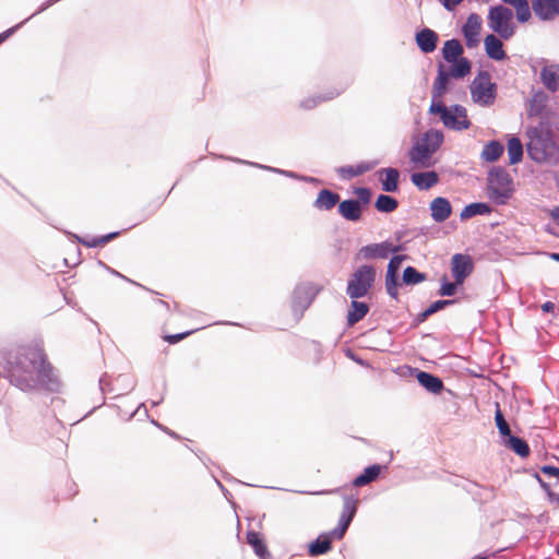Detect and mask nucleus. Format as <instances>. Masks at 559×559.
Segmentation results:
<instances>
[{
  "label": "nucleus",
  "instance_id": "1",
  "mask_svg": "<svg viewBox=\"0 0 559 559\" xmlns=\"http://www.w3.org/2000/svg\"><path fill=\"white\" fill-rule=\"evenodd\" d=\"M10 382L22 391L46 390L57 392L60 382L41 348H17L5 358Z\"/></svg>",
  "mask_w": 559,
  "mask_h": 559
},
{
  "label": "nucleus",
  "instance_id": "2",
  "mask_svg": "<svg viewBox=\"0 0 559 559\" xmlns=\"http://www.w3.org/2000/svg\"><path fill=\"white\" fill-rule=\"evenodd\" d=\"M526 144L530 157L539 164L555 165L559 162V144L547 126L540 123L527 130Z\"/></svg>",
  "mask_w": 559,
  "mask_h": 559
},
{
  "label": "nucleus",
  "instance_id": "3",
  "mask_svg": "<svg viewBox=\"0 0 559 559\" xmlns=\"http://www.w3.org/2000/svg\"><path fill=\"white\" fill-rule=\"evenodd\" d=\"M443 142V134L438 130L425 132L420 141L416 142L409 151V159L413 164L421 167L429 166L435 152Z\"/></svg>",
  "mask_w": 559,
  "mask_h": 559
},
{
  "label": "nucleus",
  "instance_id": "4",
  "mask_svg": "<svg viewBox=\"0 0 559 559\" xmlns=\"http://www.w3.org/2000/svg\"><path fill=\"white\" fill-rule=\"evenodd\" d=\"M429 111L430 114L440 115L441 121L449 129L461 131L468 129L471 126L466 108L461 105L447 107L442 102H432Z\"/></svg>",
  "mask_w": 559,
  "mask_h": 559
},
{
  "label": "nucleus",
  "instance_id": "5",
  "mask_svg": "<svg viewBox=\"0 0 559 559\" xmlns=\"http://www.w3.org/2000/svg\"><path fill=\"white\" fill-rule=\"evenodd\" d=\"M377 271L372 265H361L352 274L348 280L346 294L352 299L365 297L372 288Z\"/></svg>",
  "mask_w": 559,
  "mask_h": 559
},
{
  "label": "nucleus",
  "instance_id": "6",
  "mask_svg": "<svg viewBox=\"0 0 559 559\" xmlns=\"http://www.w3.org/2000/svg\"><path fill=\"white\" fill-rule=\"evenodd\" d=\"M488 26L501 38L510 39L515 33L512 10L501 4L490 8Z\"/></svg>",
  "mask_w": 559,
  "mask_h": 559
},
{
  "label": "nucleus",
  "instance_id": "7",
  "mask_svg": "<svg viewBox=\"0 0 559 559\" xmlns=\"http://www.w3.org/2000/svg\"><path fill=\"white\" fill-rule=\"evenodd\" d=\"M512 180L502 168H493L488 174V194L498 204H504L512 193Z\"/></svg>",
  "mask_w": 559,
  "mask_h": 559
},
{
  "label": "nucleus",
  "instance_id": "8",
  "mask_svg": "<svg viewBox=\"0 0 559 559\" xmlns=\"http://www.w3.org/2000/svg\"><path fill=\"white\" fill-rule=\"evenodd\" d=\"M497 86L491 82L490 74L486 71L479 72L471 84V95L475 104L487 107L495 103Z\"/></svg>",
  "mask_w": 559,
  "mask_h": 559
},
{
  "label": "nucleus",
  "instance_id": "9",
  "mask_svg": "<svg viewBox=\"0 0 559 559\" xmlns=\"http://www.w3.org/2000/svg\"><path fill=\"white\" fill-rule=\"evenodd\" d=\"M320 290V286L311 283L300 284L295 288L292 307L294 313L297 314L298 318L302 316L306 309H308Z\"/></svg>",
  "mask_w": 559,
  "mask_h": 559
},
{
  "label": "nucleus",
  "instance_id": "10",
  "mask_svg": "<svg viewBox=\"0 0 559 559\" xmlns=\"http://www.w3.org/2000/svg\"><path fill=\"white\" fill-rule=\"evenodd\" d=\"M474 269V262L467 254L455 253L451 258V273L456 284H463L471 275Z\"/></svg>",
  "mask_w": 559,
  "mask_h": 559
},
{
  "label": "nucleus",
  "instance_id": "11",
  "mask_svg": "<svg viewBox=\"0 0 559 559\" xmlns=\"http://www.w3.org/2000/svg\"><path fill=\"white\" fill-rule=\"evenodd\" d=\"M400 246H393L392 243L384 241L381 243H372L364 246L357 253V259H385L390 253L400 251Z\"/></svg>",
  "mask_w": 559,
  "mask_h": 559
},
{
  "label": "nucleus",
  "instance_id": "12",
  "mask_svg": "<svg viewBox=\"0 0 559 559\" xmlns=\"http://www.w3.org/2000/svg\"><path fill=\"white\" fill-rule=\"evenodd\" d=\"M481 25L483 20L478 14L472 13L468 15L462 28L466 46L468 48H474L478 46Z\"/></svg>",
  "mask_w": 559,
  "mask_h": 559
},
{
  "label": "nucleus",
  "instance_id": "13",
  "mask_svg": "<svg viewBox=\"0 0 559 559\" xmlns=\"http://www.w3.org/2000/svg\"><path fill=\"white\" fill-rule=\"evenodd\" d=\"M532 8L542 21H551L559 15V0H532Z\"/></svg>",
  "mask_w": 559,
  "mask_h": 559
},
{
  "label": "nucleus",
  "instance_id": "14",
  "mask_svg": "<svg viewBox=\"0 0 559 559\" xmlns=\"http://www.w3.org/2000/svg\"><path fill=\"white\" fill-rule=\"evenodd\" d=\"M405 260V255H394L388 265L385 287L390 296L396 298L397 296V271L401 267L402 262Z\"/></svg>",
  "mask_w": 559,
  "mask_h": 559
},
{
  "label": "nucleus",
  "instance_id": "15",
  "mask_svg": "<svg viewBox=\"0 0 559 559\" xmlns=\"http://www.w3.org/2000/svg\"><path fill=\"white\" fill-rule=\"evenodd\" d=\"M344 90H345L344 87L343 88H331L324 93H319V94L306 97L302 100H300L299 107L302 109H306V110L313 109L324 102L334 99L335 97L341 95L344 92Z\"/></svg>",
  "mask_w": 559,
  "mask_h": 559
},
{
  "label": "nucleus",
  "instance_id": "16",
  "mask_svg": "<svg viewBox=\"0 0 559 559\" xmlns=\"http://www.w3.org/2000/svg\"><path fill=\"white\" fill-rule=\"evenodd\" d=\"M429 210L431 212V218L436 223H443L447 221L451 213L452 206L448 199L438 197L430 202Z\"/></svg>",
  "mask_w": 559,
  "mask_h": 559
},
{
  "label": "nucleus",
  "instance_id": "17",
  "mask_svg": "<svg viewBox=\"0 0 559 559\" xmlns=\"http://www.w3.org/2000/svg\"><path fill=\"white\" fill-rule=\"evenodd\" d=\"M416 44L424 53L432 52L437 47L438 35L430 28H424L416 34Z\"/></svg>",
  "mask_w": 559,
  "mask_h": 559
},
{
  "label": "nucleus",
  "instance_id": "18",
  "mask_svg": "<svg viewBox=\"0 0 559 559\" xmlns=\"http://www.w3.org/2000/svg\"><path fill=\"white\" fill-rule=\"evenodd\" d=\"M378 174L383 191L395 192L399 189L400 171L396 168H382Z\"/></svg>",
  "mask_w": 559,
  "mask_h": 559
},
{
  "label": "nucleus",
  "instance_id": "19",
  "mask_svg": "<svg viewBox=\"0 0 559 559\" xmlns=\"http://www.w3.org/2000/svg\"><path fill=\"white\" fill-rule=\"evenodd\" d=\"M484 45L486 53L490 59L500 61L507 57L503 50L502 41L493 34L487 35L485 37Z\"/></svg>",
  "mask_w": 559,
  "mask_h": 559
},
{
  "label": "nucleus",
  "instance_id": "20",
  "mask_svg": "<svg viewBox=\"0 0 559 559\" xmlns=\"http://www.w3.org/2000/svg\"><path fill=\"white\" fill-rule=\"evenodd\" d=\"M450 79V74L440 66L432 86V102H441V98L449 90Z\"/></svg>",
  "mask_w": 559,
  "mask_h": 559
},
{
  "label": "nucleus",
  "instance_id": "21",
  "mask_svg": "<svg viewBox=\"0 0 559 559\" xmlns=\"http://www.w3.org/2000/svg\"><path fill=\"white\" fill-rule=\"evenodd\" d=\"M540 79L551 92H559V64H549L542 69Z\"/></svg>",
  "mask_w": 559,
  "mask_h": 559
},
{
  "label": "nucleus",
  "instance_id": "22",
  "mask_svg": "<svg viewBox=\"0 0 559 559\" xmlns=\"http://www.w3.org/2000/svg\"><path fill=\"white\" fill-rule=\"evenodd\" d=\"M416 379L430 393L438 394L443 390L442 380L429 372L417 371Z\"/></svg>",
  "mask_w": 559,
  "mask_h": 559
},
{
  "label": "nucleus",
  "instance_id": "23",
  "mask_svg": "<svg viewBox=\"0 0 559 559\" xmlns=\"http://www.w3.org/2000/svg\"><path fill=\"white\" fill-rule=\"evenodd\" d=\"M338 213L347 221L356 222L360 219L361 206L358 200H345L338 204Z\"/></svg>",
  "mask_w": 559,
  "mask_h": 559
},
{
  "label": "nucleus",
  "instance_id": "24",
  "mask_svg": "<svg viewBox=\"0 0 559 559\" xmlns=\"http://www.w3.org/2000/svg\"><path fill=\"white\" fill-rule=\"evenodd\" d=\"M411 180L419 190H428L438 182L439 177L436 171L414 173Z\"/></svg>",
  "mask_w": 559,
  "mask_h": 559
},
{
  "label": "nucleus",
  "instance_id": "25",
  "mask_svg": "<svg viewBox=\"0 0 559 559\" xmlns=\"http://www.w3.org/2000/svg\"><path fill=\"white\" fill-rule=\"evenodd\" d=\"M340 200V195L328 189H323L319 192L313 206L321 211H329L333 209Z\"/></svg>",
  "mask_w": 559,
  "mask_h": 559
},
{
  "label": "nucleus",
  "instance_id": "26",
  "mask_svg": "<svg viewBox=\"0 0 559 559\" xmlns=\"http://www.w3.org/2000/svg\"><path fill=\"white\" fill-rule=\"evenodd\" d=\"M548 102V96L544 92H536L528 102L527 114L530 117L542 115Z\"/></svg>",
  "mask_w": 559,
  "mask_h": 559
},
{
  "label": "nucleus",
  "instance_id": "27",
  "mask_svg": "<svg viewBox=\"0 0 559 559\" xmlns=\"http://www.w3.org/2000/svg\"><path fill=\"white\" fill-rule=\"evenodd\" d=\"M503 445L508 449H511L521 457H526L530 454V448L526 441L513 435H510L503 439Z\"/></svg>",
  "mask_w": 559,
  "mask_h": 559
},
{
  "label": "nucleus",
  "instance_id": "28",
  "mask_svg": "<svg viewBox=\"0 0 559 559\" xmlns=\"http://www.w3.org/2000/svg\"><path fill=\"white\" fill-rule=\"evenodd\" d=\"M369 311L367 304L353 299L350 308L347 313V322L349 325H354L360 321Z\"/></svg>",
  "mask_w": 559,
  "mask_h": 559
},
{
  "label": "nucleus",
  "instance_id": "29",
  "mask_svg": "<svg viewBox=\"0 0 559 559\" xmlns=\"http://www.w3.org/2000/svg\"><path fill=\"white\" fill-rule=\"evenodd\" d=\"M357 510V499L353 496H347L344 498L343 511L340 516V523L349 526L353 518L355 516Z\"/></svg>",
  "mask_w": 559,
  "mask_h": 559
},
{
  "label": "nucleus",
  "instance_id": "30",
  "mask_svg": "<svg viewBox=\"0 0 559 559\" xmlns=\"http://www.w3.org/2000/svg\"><path fill=\"white\" fill-rule=\"evenodd\" d=\"M382 466L373 464L364 469V473L357 476L353 480V485L356 487L365 486L373 481L381 473Z\"/></svg>",
  "mask_w": 559,
  "mask_h": 559
},
{
  "label": "nucleus",
  "instance_id": "31",
  "mask_svg": "<svg viewBox=\"0 0 559 559\" xmlns=\"http://www.w3.org/2000/svg\"><path fill=\"white\" fill-rule=\"evenodd\" d=\"M463 53V47L456 39L447 40L442 48V55L445 61L452 62L460 59Z\"/></svg>",
  "mask_w": 559,
  "mask_h": 559
},
{
  "label": "nucleus",
  "instance_id": "32",
  "mask_svg": "<svg viewBox=\"0 0 559 559\" xmlns=\"http://www.w3.org/2000/svg\"><path fill=\"white\" fill-rule=\"evenodd\" d=\"M331 535L321 534L309 545V555L312 557L326 554L331 549Z\"/></svg>",
  "mask_w": 559,
  "mask_h": 559
},
{
  "label": "nucleus",
  "instance_id": "33",
  "mask_svg": "<svg viewBox=\"0 0 559 559\" xmlns=\"http://www.w3.org/2000/svg\"><path fill=\"white\" fill-rule=\"evenodd\" d=\"M451 63L447 73L453 79H462L471 72V62L466 58H460Z\"/></svg>",
  "mask_w": 559,
  "mask_h": 559
},
{
  "label": "nucleus",
  "instance_id": "34",
  "mask_svg": "<svg viewBox=\"0 0 559 559\" xmlns=\"http://www.w3.org/2000/svg\"><path fill=\"white\" fill-rule=\"evenodd\" d=\"M490 212L491 209L486 203H471L462 210L460 217L461 219H468L476 215H487Z\"/></svg>",
  "mask_w": 559,
  "mask_h": 559
},
{
  "label": "nucleus",
  "instance_id": "35",
  "mask_svg": "<svg viewBox=\"0 0 559 559\" xmlns=\"http://www.w3.org/2000/svg\"><path fill=\"white\" fill-rule=\"evenodd\" d=\"M508 156L511 165H515L522 160L523 145L519 138L512 136L508 141Z\"/></svg>",
  "mask_w": 559,
  "mask_h": 559
},
{
  "label": "nucleus",
  "instance_id": "36",
  "mask_svg": "<svg viewBox=\"0 0 559 559\" xmlns=\"http://www.w3.org/2000/svg\"><path fill=\"white\" fill-rule=\"evenodd\" d=\"M503 145L498 141L487 143L481 152V158L486 162L497 160L503 153Z\"/></svg>",
  "mask_w": 559,
  "mask_h": 559
},
{
  "label": "nucleus",
  "instance_id": "37",
  "mask_svg": "<svg viewBox=\"0 0 559 559\" xmlns=\"http://www.w3.org/2000/svg\"><path fill=\"white\" fill-rule=\"evenodd\" d=\"M374 205L379 212L391 213L397 207L399 203L394 198L388 194H380Z\"/></svg>",
  "mask_w": 559,
  "mask_h": 559
},
{
  "label": "nucleus",
  "instance_id": "38",
  "mask_svg": "<svg viewBox=\"0 0 559 559\" xmlns=\"http://www.w3.org/2000/svg\"><path fill=\"white\" fill-rule=\"evenodd\" d=\"M512 8L515 10L516 19L520 23H525L531 19L532 12L528 0H519Z\"/></svg>",
  "mask_w": 559,
  "mask_h": 559
},
{
  "label": "nucleus",
  "instance_id": "39",
  "mask_svg": "<svg viewBox=\"0 0 559 559\" xmlns=\"http://www.w3.org/2000/svg\"><path fill=\"white\" fill-rule=\"evenodd\" d=\"M247 542L249 545H251L254 549V552L260 557L264 558L267 550L265 545L263 544L262 539L260 538L259 534L257 532L250 531L247 534Z\"/></svg>",
  "mask_w": 559,
  "mask_h": 559
},
{
  "label": "nucleus",
  "instance_id": "40",
  "mask_svg": "<svg viewBox=\"0 0 559 559\" xmlns=\"http://www.w3.org/2000/svg\"><path fill=\"white\" fill-rule=\"evenodd\" d=\"M496 406H497V409H496V414H495V421H496V425H497V428H498L500 435L504 439L511 435V430H510L509 424L504 419V416L500 409L499 404L497 403Z\"/></svg>",
  "mask_w": 559,
  "mask_h": 559
},
{
  "label": "nucleus",
  "instance_id": "41",
  "mask_svg": "<svg viewBox=\"0 0 559 559\" xmlns=\"http://www.w3.org/2000/svg\"><path fill=\"white\" fill-rule=\"evenodd\" d=\"M425 278L424 274L419 273L415 267L407 266L403 272V282L406 285H415L423 282Z\"/></svg>",
  "mask_w": 559,
  "mask_h": 559
},
{
  "label": "nucleus",
  "instance_id": "42",
  "mask_svg": "<svg viewBox=\"0 0 559 559\" xmlns=\"http://www.w3.org/2000/svg\"><path fill=\"white\" fill-rule=\"evenodd\" d=\"M119 235V233H110L108 235L92 238V239H80V241L85 245L86 247L94 248L98 246H104L107 242H109L111 239L116 238Z\"/></svg>",
  "mask_w": 559,
  "mask_h": 559
},
{
  "label": "nucleus",
  "instance_id": "43",
  "mask_svg": "<svg viewBox=\"0 0 559 559\" xmlns=\"http://www.w3.org/2000/svg\"><path fill=\"white\" fill-rule=\"evenodd\" d=\"M237 162L238 163H242V164H248L250 166H254V167H258V168H261V169H264V170H269V171H272V173H276V174L289 177V178H295V179L299 178L293 171L283 170V169H280V168H275V167H271V166H265V165H261V164H257V163L245 162V160H240V159H237Z\"/></svg>",
  "mask_w": 559,
  "mask_h": 559
},
{
  "label": "nucleus",
  "instance_id": "44",
  "mask_svg": "<svg viewBox=\"0 0 559 559\" xmlns=\"http://www.w3.org/2000/svg\"><path fill=\"white\" fill-rule=\"evenodd\" d=\"M454 304V300H437L432 302L423 313V319L428 318L429 316L442 310L443 308Z\"/></svg>",
  "mask_w": 559,
  "mask_h": 559
},
{
  "label": "nucleus",
  "instance_id": "45",
  "mask_svg": "<svg viewBox=\"0 0 559 559\" xmlns=\"http://www.w3.org/2000/svg\"><path fill=\"white\" fill-rule=\"evenodd\" d=\"M461 284H456V281L454 280V282H449L445 277L442 280L441 282V287H440V290H439V294L441 296H448V297H451V296H454L455 293H456V288L457 286H460Z\"/></svg>",
  "mask_w": 559,
  "mask_h": 559
},
{
  "label": "nucleus",
  "instance_id": "46",
  "mask_svg": "<svg viewBox=\"0 0 559 559\" xmlns=\"http://www.w3.org/2000/svg\"><path fill=\"white\" fill-rule=\"evenodd\" d=\"M347 528H348L347 526H345L338 522V525L336 528H334L333 531L325 533V534L331 535V542L333 539H342L343 536L345 535V532L347 531Z\"/></svg>",
  "mask_w": 559,
  "mask_h": 559
},
{
  "label": "nucleus",
  "instance_id": "47",
  "mask_svg": "<svg viewBox=\"0 0 559 559\" xmlns=\"http://www.w3.org/2000/svg\"><path fill=\"white\" fill-rule=\"evenodd\" d=\"M355 193L357 194L358 197V201L359 203H364V204H368L369 201H370V198H371V193H370V190L367 189V188H357Z\"/></svg>",
  "mask_w": 559,
  "mask_h": 559
},
{
  "label": "nucleus",
  "instance_id": "48",
  "mask_svg": "<svg viewBox=\"0 0 559 559\" xmlns=\"http://www.w3.org/2000/svg\"><path fill=\"white\" fill-rule=\"evenodd\" d=\"M337 173L341 175V177L345 179H349L357 176L356 169L353 166L340 167L337 168Z\"/></svg>",
  "mask_w": 559,
  "mask_h": 559
},
{
  "label": "nucleus",
  "instance_id": "49",
  "mask_svg": "<svg viewBox=\"0 0 559 559\" xmlns=\"http://www.w3.org/2000/svg\"><path fill=\"white\" fill-rule=\"evenodd\" d=\"M540 471H542V473H544V474H546L548 476L559 478V467H555V466H550V465H544L540 468Z\"/></svg>",
  "mask_w": 559,
  "mask_h": 559
},
{
  "label": "nucleus",
  "instance_id": "50",
  "mask_svg": "<svg viewBox=\"0 0 559 559\" xmlns=\"http://www.w3.org/2000/svg\"><path fill=\"white\" fill-rule=\"evenodd\" d=\"M191 332H185V333H179V334H173V335H167L165 337V340L170 343V344H175L181 340H183L186 336L190 335Z\"/></svg>",
  "mask_w": 559,
  "mask_h": 559
},
{
  "label": "nucleus",
  "instance_id": "51",
  "mask_svg": "<svg viewBox=\"0 0 559 559\" xmlns=\"http://www.w3.org/2000/svg\"><path fill=\"white\" fill-rule=\"evenodd\" d=\"M373 166L374 165L370 164V163H361V164L355 166L357 176H360V175L371 170L373 168Z\"/></svg>",
  "mask_w": 559,
  "mask_h": 559
},
{
  "label": "nucleus",
  "instance_id": "52",
  "mask_svg": "<svg viewBox=\"0 0 559 559\" xmlns=\"http://www.w3.org/2000/svg\"><path fill=\"white\" fill-rule=\"evenodd\" d=\"M24 22L7 29L5 32L0 34V44H2L9 36H11Z\"/></svg>",
  "mask_w": 559,
  "mask_h": 559
},
{
  "label": "nucleus",
  "instance_id": "53",
  "mask_svg": "<svg viewBox=\"0 0 559 559\" xmlns=\"http://www.w3.org/2000/svg\"><path fill=\"white\" fill-rule=\"evenodd\" d=\"M445 9L452 10L456 7L462 0H440Z\"/></svg>",
  "mask_w": 559,
  "mask_h": 559
},
{
  "label": "nucleus",
  "instance_id": "54",
  "mask_svg": "<svg viewBox=\"0 0 559 559\" xmlns=\"http://www.w3.org/2000/svg\"><path fill=\"white\" fill-rule=\"evenodd\" d=\"M542 310L544 312H552L555 310V304L551 301H546L542 305Z\"/></svg>",
  "mask_w": 559,
  "mask_h": 559
},
{
  "label": "nucleus",
  "instance_id": "55",
  "mask_svg": "<svg viewBox=\"0 0 559 559\" xmlns=\"http://www.w3.org/2000/svg\"><path fill=\"white\" fill-rule=\"evenodd\" d=\"M549 500L559 504V493L549 491Z\"/></svg>",
  "mask_w": 559,
  "mask_h": 559
},
{
  "label": "nucleus",
  "instance_id": "56",
  "mask_svg": "<svg viewBox=\"0 0 559 559\" xmlns=\"http://www.w3.org/2000/svg\"><path fill=\"white\" fill-rule=\"evenodd\" d=\"M551 217L559 224V206L551 211Z\"/></svg>",
  "mask_w": 559,
  "mask_h": 559
},
{
  "label": "nucleus",
  "instance_id": "57",
  "mask_svg": "<svg viewBox=\"0 0 559 559\" xmlns=\"http://www.w3.org/2000/svg\"><path fill=\"white\" fill-rule=\"evenodd\" d=\"M540 487H542V488L547 492V495L549 496V491H551V490H550V488H549V485H548L547 483H545V481H544V483L540 485Z\"/></svg>",
  "mask_w": 559,
  "mask_h": 559
},
{
  "label": "nucleus",
  "instance_id": "58",
  "mask_svg": "<svg viewBox=\"0 0 559 559\" xmlns=\"http://www.w3.org/2000/svg\"><path fill=\"white\" fill-rule=\"evenodd\" d=\"M472 559H488V556H486V555H477V556H475Z\"/></svg>",
  "mask_w": 559,
  "mask_h": 559
},
{
  "label": "nucleus",
  "instance_id": "59",
  "mask_svg": "<svg viewBox=\"0 0 559 559\" xmlns=\"http://www.w3.org/2000/svg\"><path fill=\"white\" fill-rule=\"evenodd\" d=\"M551 258L556 261H559V253H552Z\"/></svg>",
  "mask_w": 559,
  "mask_h": 559
},
{
  "label": "nucleus",
  "instance_id": "60",
  "mask_svg": "<svg viewBox=\"0 0 559 559\" xmlns=\"http://www.w3.org/2000/svg\"><path fill=\"white\" fill-rule=\"evenodd\" d=\"M537 481L539 483V485H542L544 483V480L540 478V476L538 474L535 475Z\"/></svg>",
  "mask_w": 559,
  "mask_h": 559
},
{
  "label": "nucleus",
  "instance_id": "61",
  "mask_svg": "<svg viewBox=\"0 0 559 559\" xmlns=\"http://www.w3.org/2000/svg\"><path fill=\"white\" fill-rule=\"evenodd\" d=\"M537 481L539 483V485H542L544 483V480L540 478V476L538 474L535 475Z\"/></svg>",
  "mask_w": 559,
  "mask_h": 559
},
{
  "label": "nucleus",
  "instance_id": "62",
  "mask_svg": "<svg viewBox=\"0 0 559 559\" xmlns=\"http://www.w3.org/2000/svg\"><path fill=\"white\" fill-rule=\"evenodd\" d=\"M558 183H559V178H558Z\"/></svg>",
  "mask_w": 559,
  "mask_h": 559
}]
</instances>
